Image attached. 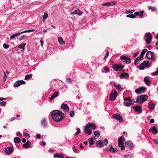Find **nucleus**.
<instances>
[{
    "mask_svg": "<svg viewBox=\"0 0 158 158\" xmlns=\"http://www.w3.org/2000/svg\"><path fill=\"white\" fill-rule=\"evenodd\" d=\"M3 46L4 48L6 49L8 48L9 47L8 45L6 44L5 43L3 44Z\"/></svg>",
    "mask_w": 158,
    "mask_h": 158,
    "instance_id": "a18cd8bd",
    "label": "nucleus"
},
{
    "mask_svg": "<svg viewBox=\"0 0 158 158\" xmlns=\"http://www.w3.org/2000/svg\"><path fill=\"white\" fill-rule=\"evenodd\" d=\"M48 17V15L46 12H45L44 13V15L43 16V18L46 19Z\"/></svg>",
    "mask_w": 158,
    "mask_h": 158,
    "instance_id": "c03bdc74",
    "label": "nucleus"
},
{
    "mask_svg": "<svg viewBox=\"0 0 158 158\" xmlns=\"http://www.w3.org/2000/svg\"><path fill=\"white\" fill-rule=\"evenodd\" d=\"M109 151L112 152H115L118 151V149L117 148H113L112 146L110 145H109Z\"/></svg>",
    "mask_w": 158,
    "mask_h": 158,
    "instance_id": "5701e85b",
    "label": "nucleus"
},
{
    "mask_svg": "<svg viewBox=\"0 0 158 158\" xmlns=\"http://www.w3.org/2000/svg\"><path fill=\"white\" fill-rule=\"evenodd\" d=\"M140 63V61L139 60V57L136 58L135 60V65H137L139 64Z\"/></svg>",
    "mask_w": 158,
    "mask_h": 158,
    "instance_id": "4c0bfd02",
    "label": "nucleus"
},
{
    "mask_svg": "<svg viewBox=\"0 0 158 158\" xmlns=\"http://www.w3.org/2000/svg\"><path fill=\"white\" fill-rule=\"evenodd\" d=\"M32 76L31 74H30L29 75L27 74L26 75L25 77V80L29 79H30Z\"/></svg>",
    "mask_w": 158,
    "mask_h": 158,
    "instance_id": "a19ab883",
    "label": "nucleus"
},
{
    "mask_svg": "<svg viewBox=\"0 0 158 158\" xmlns=\"http://www.w3.org/2000/svg\"><path fill=\"white\" fill-rule=\"evenodd\" d=\"M24 135L26 137H29V135L27 133H25L24 134Z\"/></svg>",
    "mask_w": 158,
    "mask_h": 158,
    "instance_id": "0e129e2a",
    "label": "nucleus"
},
{
    "mask_svg": "<svg viewBox=\"0 0 158 158\" xmlns=\"http://www.w3.org/2000/svg\"><path fill=\"white\" fill-rule=\"evenodd\" d=\"M124 66L123 65L119 64H115L113 65V68L115 71H117L123 69Z\"/></svg>",
    "mask_w": 158,
    "mask_h": 158,
    "instance_id": "1a4fd4ad",
    "label": "nucleus"
},
{
    "mask_svg": "<svg viewBox=\"0 0 158 158\" xmlns=\"http://www.w3.org/2000/svg\"><path fill=\"white\" fill-rule=\"evenodd\" d=\"M108 143V141L106 139L104 140H99L96 141V143L97 146L100 148L103 147L104 145H106Z\"/></svg>",
    "mask_w": 158,
    "mask_h": 158,
    "instance_id": "423d86ee",
    "label": "nucleus"
},
{
    "mask_svg": "<svg viewBox=\"0 0 158 158\" xmlns=\"http://www.w3.org/2000/svg\"><path fill=\"white\" fill-rule=\"evenodd\" d=\"M144 11L142 10L139 12H136L134 13L135 15H138L140 18H142L143 15Z\"/></svg>",
    "mask_w": 158,
    "mask_h": 158,
    "instance_id": "b1692460",
    "label": "nucleus"
},
{
    "mask_svg": "<svg viewBox=\"0 0 158 158\" xmlns=\"http://www.w3.org/2000/svg\"><path fill=\"white\" fill-rule=\"evenodd\" d=\"M13 151V148L12 146L6 148L4 151L6 154L7 155H10Z\"/></svg>",
    "mask_w": 158,
    "mask_h": 158,
    "instance_id": "ddd939ff",
    "label": "nucleus"
},
{
    "mask_svg": "<svg viewBox=\"0 0 158 158\" xmlns=\"http://www.w3.org/2000/svg\"><path fill=\"white\" fill-rule=\"evenodd\" d=\"M29 146L27 144H26V143H24L23 145V147L25 148H27Z\"/></svg>",
    "mask_w": 158,
    "mask_h": 158,
    "instance_id": "4d7b16f0",
    "label": "nucleus"
},
{
    "mask_svg": "<svg viewBox=\"0 0 158 158\" xmlns=\"http://www.w3.org/2000/svg\"><path fill=\"white\" fill-rule=\"evenodd\" d=\"M14 141L15 143H19L20 142V139L18 137H15L14 139Z\"/></svg>",
    "mask_w": 158,
    "mask_h": 158,
    "instance_id": "473e14b6",
    "label": "nucleus"
},
{
    "mask_svg": "<svg viewBox=\"0 0 158 158\" xmlns=\"http://www.w3.org/2000/svg\"><path fill=\"white\" fill-rule=\"evenodd\" d=\"M135 11V10H130L127 11H126V13L127 14L130 13H133V12Z\"/></svg>",
    "mask_w": 158,
    "mask_h": 158,
    "instance_id": "5fc2aeb1",
    "label": "nucleus"
},
{
    "mask_svg": "<svg viewBox=\"0 0 158 158\" xmlns=\"http://www.w3.org/2000/svg\"><path fill=\"white\" fill-rule=\"evenodd\" d=\"M127 17L131 18H135L136 16L133 14H129L127 15Z\"/></svg>",
    "mask_w": 158,
    "mask_h": 158,
    "instance_id": "ea45409f",
    "label": "nucleus"
},
{
    "mask_svg": "<svg viewBox=\"0 0 158 158\" xmlns=\"http://www.w3.org/2000/svg\"><path fill=\"white\" fill-rule=\"evenodd\" d=\"M59 95V93L58 91L55 92V93L53 94L51 97L50 98V101L53 100L55 98L58 96Z\"/></svg>",
    "mask_w": 158,
    "mask_h": 158,
    "instance_id": "4be33fe9",
    "label": "nucleus"
},
{
    "mask_svg": "<svg viewBox=\"0 0 158 158\" xmlns=\"http://www.w3.org/2000/svg\"><path fill=\"white\" fill-rule=\"evenodd\" d=\"M158 75V69L156 71L153 73V75Z\"/></svg>",
    "mask_w": 158,
    "mask_h": 158,
    "instance_id": "bf43d9fd",
    "label": "nucleus"
},
{
    "mask_svg": "<svg viewBox=\"0 0 158 158\" xmlns=\"http://www.w3.org/2000/svg\"><path fill=\"white\" fill-rule=\"evenodd\" d=\"M40 135L39 134H37L36 135V137L39 139L40 138Z\"/></svg>",
    "mask_w": 158,
    "mask_h": 158,
    "instance_id": "052dcab7",
    "label": "nucleus"
},
{
    "mask_svg": "<svg viewBox=\"0 0 158 158\" xmlns=\"http://www.w3.org/2000/svg\"><path fill=\"white\" fill-rule=\"evenodd\" d=\"M133 107L135 112H140L141 111V109L139 105L134 106Z\"/></svg>",
    "mask_w": 158,
    "mask_h": 158,
    "instance_id": "a878e982",
    "label": "nucleus"
},
{
    "mask_svg": "<svg viewBox=\"0 0 158 158\" xmlns=\"http://www.w3.org/2000/svg\"><path fill=\"white\" fill-rule=\"evenodd\" d=\"M144 81L147 85H150L151 84V82L149 78L147 77H145L144 78Z\"/></svg>",
    "mask_w": 158,
    "mask_h": 158,
    "instance_id": "412c9836",
    "label": "nucleus"
},
{
    "mask_svg": "<svg viewBox=\"0 0 158 158\" xmlns=\"http://www.w3.org/2000/svg\"><path fill=\"white\" fill-rule=\"evenodd\" d=\"M149 131L153 134H156L158 132L157 130L154 126L151 127L149 130Z\"/></svg>",
    "mask_w": 158,
    "mask_h": 158,
    "instance_id": "a211bd4d",
    "label": "nucleus"
},
{
    "mask_svg": "<svg viewBox=\"0 0 158 158\" xmlns=\"http://www.w3.org/2000/svg\"><path fill=\"white\" fill-rule=\"evenodd\" d=\"M20 34V32H18L16 33L14 35V37H17V36L19 35Z\"/></svg>",
    "mask_w": 158,
    "mask_h": 158,
    "instance_id": "13d9d810",
    "label": "nucleus"
},
{
    "mask_svg": "<svg viewBox=\"0 0 158 158\" xmlns=\"http://www.w3.org/2000/svg\"><path fill=\"white\" fill-rule=\"evenodd\" d=\"M138 54H139V53L137 52L134 54L133 55H134V57H136V56L138 55Z\"/></svg>",
    "mask_w": 158,
    "mask_h": 158,
    "instance_id": "69168bd1",
    "label": "nucleus"
},
{
    "mask_svg": "<svg viewBox=\"0 0 158 158\" xmlns=\"http://www.w3.org/2000/svg\"><path fill=\"white\" fill-rule=\"evenodd\" d=\"M136 102L140 103H142L145 101L148 98V97L146 95H141L138 97Z\"/></svg>",
    "mask_w": 158,
    "mask_h": 158,
    "instance_id": "39448f33",
    "label": "nucleus"
},
{
    "mask_svg": "<svg viewBox=\"0 0 158 158\" xmlns=\"http://www.w3.org/2000/svg\"><path fill=\"white\" fill-rule=\"evenodd\" d=\"M125 140L123 136H122L118 139V146L120 148L121 150H123L125 149V146L130 148H132L133 147V145L131 142L128 141L125 143Z\"/></svg>",
    "mask_w": 158,
    "mask_h": 158,
    "instance_id": "f257e3e1",
    "label": "nucleus"
},
{
    "mask_svg": "<svg viewBox=\"0 0 158 158\" xmlns=\"http://www.w3.org/2000/svg\"><path fill=\"white\" fill-rule=\"evenodd\" d=\"M147 51V50L146 49H143L142 52H141V55L139 57V60H143V55L145 54L146 52Z\"/></svg>",
    "mask_w": 158,
    "mask_h": 158,
    "instance_id": "393cba45",
    "label": "nucleus"
},
{
    "mask_svg": "<svg viewBox=\"0 0 158 158\" xmlns=\"http://www.w3.org/2000/svg\"><path fill=\"white\" fill-rule=\"evenodd\" d=\"M61 108L65 112L69 111V106L66 104H63L61 106Z\"/></svg>",
    "mask_w": 158,
    "mask_h": 158,
    "instance_id": "dca6fc26",
    "label": "nucleus"
},
{
    "mask_svg": "<svg viewBox=\"0 0 158 158\" xmlns=\"http://www.w3.org/2000/svg\"><path fill=\"white\" fill-rule=\"evenodd\" d=\"M82 11L79 9H77L74 10L73 12L71 13V15H81L82 14Z\"/></svg>",
    "mask_w": 158,
    "mask_h": 158,
    "instance_id": "6ab92c4d",
    "label": "nucleus"
},
{
    "mask_svg": "<svg viewBox=\"0 0 158 158\" xmlns=\"http://www.w3.org/2000/svg\"><path fill=\"white\" fill-rule=\"evenodd\" d=\"M146 88L144 86L139 87V88L135 90V92L137 94L142 93L145 90Z\"/></svg>",
    "mask_w": 158,
    "mask_h": 158,
    "instance_id": "2eb2a0df",
    "label": "nucleus"
},
{
    "mask_svg": "<svg viewBox=\"0 0 158 158\" xmlns=\"http://www.w3.org/2000/svg\"><path fill=\"white\" fill-rule=\"evenodd\" d=\"M72 80L71 79L69 78H67L66 79V82H67L68 83H70L72 82Z\"/></svg>",
    "mask_w": 158,
    "mask_h": 158,
    "instance_id": "de8ad7c7",
    "label": "nucleus"
},
{
    "mask_svg": "<svg viewBox=\"0 0 158 158\" xmlns=\"http://www.w3.org/2000/svg\"><path fill=\"white\" fill-rule=\"evenodd\" d=\"M54 157H57L59 158H62L64 157V155L62 154L56 153L54 154Z\"/></svg>",
    "mask_w": 158,
    "mask_h": 158,
    "instance_id": "c85d7f7f",
    "label": "nucleus"
},
{
    "mask_svg": "<svg viewBox=\"0 0 158 158\" xmlns=\"http://www.w3.org/2000/svg\"><path fill=\"white\" fill-rule=\"evenodd\" d=\"M113 117L120 122H122L123 121L122 116L119 114H114L113 115Z\"/></svg>",
    "mask_w": 158,
    "mask_h": 158,
    "instance_id": "f8f14e48",
    "label": "nucleus"
},
{
    "mask_svg": "<svg viewBox=\"0 0 158 158\" xmlns=\"http://www.w3.org/2000/svg\"><path fill=\"white\" fill-rule=\"evenodd\" d=\"M16 135L17 136H20L21 135V133L19 132H17L16 133Z\"/></svg>",
    "mask_w": 158,
    "mask_h": 158,
    "instance_id": "338daca9",
    "label": "nucleus"
},
{
    "mask_svg": "<svg viewBox=\"0 0 158 158\" xmlns=\"http://www.w3.org/2000/svg\"><path fill=\"white\" fill-rule=\"evenodd\" d=\"M117 95V91L115 90H113L110 96V100H115L116 98Z\"/></svg>",
    "mask_w": 158,
    "mask_h": 158,
    "instance_id": "9b49d317",
    "label": "nucleus"
},
{
    "mask_svg": "<svg viewBox=\"0 0 158 158\" xmlns=\"http://www.w3.org/2000/svg\"><path fill=\"white\" fill-rule=\"evenodd\" d=\"M124 156L125 158H130L131 157V155L129 154L124 155Z\"/></svg>",
    "mask_w": 158,
    "mask_h": 158,
    "instance_id": "09e8293b",
    "label": "nucleus"
},
{
    "mask_svg": "<svg viewBox=\"0 0 158 158\" xmlns=\"http://www.w3.org/2000/svg\"><path fill=\"white\" fill-rule=\"evenodd\" d=\"M58 41L60 44L61 45H64L65 44L64 41L63 40V39L60 37L58 38Z\"/></svg>",
    "mask_w": 158,
    "mask_h": 158,
    "instance_id": "bb28decb",
    "label": "nucleus"
},
{
    "mask_svg": "<svg viewBox=\"0 0 158 158\" xmlns=\"http://www.w3.org/2000/svg\"><path fill=\"white\" fill-rule=\"evenodd\" d=\"M124 102H123V104L127 106H131L135 102V100H131L130 97L125 98L124 99Z\"/></svg>",
    "mask_w": 158,
    "mask_h": 158,
    "instance_id": "20e7f679",
    "label": "nucleus"
},
{
    "mask_svg": "<svg viewBox=\"0 0 158 158\" xmlns=\"http://www.w3.org/2000/svg\"><path fill=\"white\" fill-rule=\"evenodd\" d=\"M104 70L107 73H108L109 72V69L107 67H105L104 68Z\"/></svg>",
    "mask_w": 158,
    "mask_h": 158,
    "instance_id": "864d4df0",
    "label": "nucleus"
},
{
    "mask_svg": "<svg viewBox=\"0 0 158 158\" xmlns=\"http://www.w3.org/2000/svg\"><path fill=\"white\" fill-rule=\"evenodd\" d=\"M149 61L146 60L144 61L142 63L139 65V69L140 70H143L146 67H149Z\"/></svg>",
    "mask_w": 158,
    "mask_h": 158,
    "instance_id": "0eeeda50",
    "label": "nucleus"
},
{
    "mask_svg": "<svg viewBox=\"0 0 158 158\" xmlns=\"http://www.w3.org/2000/svg\"><path fill=\"white\" fill-rule=\"evenodd\" d=\"M148 10H151L152 11H156V8L155 7H152L151 6L148 7Z\"/></svg>",
    "mask_w": 158,
    "mask_h": 158,
    "instance_id": "e433bc0d",
    "label": "nucleus"
},
{
    "mask_svg": "<svg viewBox=\"0 0 158 158\" xmlns=\"http://www.w3.org/2000/svg\"><path fill=\"white\" fill-rule=\"evenodd\" d=\"M64 114L58 110H54L52 114V116L53 119L56 121L60 122L62 120Z\"/></svg>",
    "mask_w": 158,
    "mask_h": 158,
    "instance_id": "f03ea898",
    "label": "nucleus"
},
{
    "mask_svg": "<svg viewBox=\"0 0 158 158\" xmlns=\"http://www.w3.org/2000/svg\"><path fill=\"white\" fill-rule=\"evenodd\" d=\"M94 135H95L94 139H96L99 137L100 133L98 131H95L94 132Z\"/></svg>",
    "mask_w": 158,
    "mask_h": 158,
    "instance_id": "c756f323",
    "label": "nucleus"
},
{
    "mask_svg": "<svg viewBox=\"0 0 158 158\" xmlns=\"http://www.w3.org/2000/svg\"><path fill=\"white\" fill-rule=\"evenodd\" d=\"M74 115L73 111H71L70 113V115L71 117H73Z\"/></svg>",
    "mask_w": 158,
    "mask_h": 158,
    "instance_id": "6e6d98bb",
    "label": "nucleus"
},
{
    "mask_svg": "<svg viewBox=\"0 0 158 158\" xmlns=\"http://www.w3.org/2000/svg\"><path fill=\"white\" fill-rule=\"evenodd\" d=\"M152 36L151 35L150 33H147L145 35V40L147 44H149L152 39Z\"/></svg>",
    "mask_w": 158,
    "mask_h": 158,
    "instance_id": "6e6552de",
    "label": "nucleus"
},
{
    "mask_svg": "<svg viewBox=\"0 0 158 158\" xmlns=\"http://www.w3.org/2000/svg\"><path fill=\"white\" fill-rule=\"evenodd\" d=\"M41 124L42 126L44 127H46L47 125V123L46 121L45 120H43L41 121Z\"/></svg>",
    "mask_w": 158,
    "mask_h": 158,
    "instance_id": "f704fd0d",
    "label": "nucleus"
},
{
    "mask_svg": "<svg viewBox=\"0 0 158 158\" xmlns=\"http://www.w3.org/2000/svg\"><path fill=\"white\" fill-rule=\"evenodd\" d=\"M114 86L117 89H118L119 90L121 91L123 89V88L121 87L120 85H117L116 84H114Z\"/></svg>",
    "mask_w": 158,
    "mask_h": 158,
    "instance_id": "c9c22d12",
    "label": "nucleus"
},
{
    "mask_svg": "<svg viewBox=\"0 0 158 158\" xmlns=\"http://www.w3.org/2000/svg\"><path fill=\"white\" fill-rule=\"evenodd\" d=\"M45 144H46V143H45V142H44V141H42L41 145L43 146H44L45 145Z\"/></svg>",
    "mask_w": 158,
    "mask_h": 158,
    "instance_id": "774afa93",
    "label": "nucleus"
},
{
    "mask_svg": "<svg viewBox=\"0 0 158 158\" xmlns=\"http://www.w3.org/2000/svg\"><path fill=\"white\" fill-rule=\"evenodd\" d=\"M6 102L4 101H2L0 103V105L2 106H4L6 105Z\"/></svg>",
    "mask_w": 158,
    "mask_h": 158,
    "instance_id": "8fccbe9b",
    "label": "nucleus"
},
{
    "mask_svg": "<svg viewBox=\"0 0 158 158\" xmlns=\"http://www.w3.org/2000/svg\"><path fill=\"white\" fill-rule=\"evenodd\" d=\"M73 151L75 153H78L79 152V151L77 150V149H76L74 147H73Z\"/></svg>",
    "mask_w": 158,
    "mask_h": 158,
    "instance_id": "3c124183",
    "label": "nucleus"
},
{
    "mask_svg": "<svg viewBox=\"0 0 158 158\" xmlns=\"http://www.w3.org/2000/svg\"><path fill=\"white\" fill-rule=\"evenodd\" d=\"M108 7L115 5L117 4V2L115 1H113L108 2Z\"/></svg>",
    "mask_w": 158,
    "mask_h": 158,
    "instance_id": "7c9ffc66",
    "label": "nucleus"
},
{
    "mask_svg": "<svg viewBox=\"0 0 158 158\" xmlns=\"http://www.w3.org/2000/svg\"><path fill=\"white\" fill-rule=\"evenodd\" d=\"M34 31H35V29H32V30H25L24 31H22V32H20V33L21 34V33H23L25 32H33Z\"/></svg>",
    "mask_w": 158,
    "mask_h": 158,
    "instance_id": "58836bf2",
    "label": "nucleus"
},
{
    "mask_svg": "<svg viewBox=\"0 0 158 158\" xmlns=\"http://www.w3.org/2000/svg\"><path fill=\"white\" fill-rule=\"evenodd\" d=\"M121 60L124 63L127 64H128L131 62L130 58L127 57L125 56H123L120 57Z\"/></svg>",
    "mask_w": 158,
    "mask_h": 158,
    "instance_id": "9d476101",
    "label": "nucleus"
},
{
    "mask_svg": "<svg viewBox=\"0 0 158 158\" xmlns=\"http://www.w3.org/2000/svg\"><path fill=\"white\" fill-rule=\"evenodd\" d=\"M25 82L23 81H18L16 82L14 85V86L15 87H18L19 86L22 84H25Z\"/></svg>",
    "mask_w": 158,
    "mask_h": 158,
    "instance_id": "f3484780",
    "label": "nucleus"
},
{
    "mask_svg": "<svg viewBox=\"0 0 158 158\" xmlns=\"http://www.w3.org/2000/svg\"><path fill=\"white\" fill-rule=\"evenodd\" d=\"M154 122V120L153 119H151L150 120V122L151 123H153Z\"/></svg>",
    "mask_w": 158,
    "mask_h": 158,
    "instance_id": "e2e57ef3",
    "label": "nucleus"
},
{
    "mask_svg": "<svg viewBox=\"0 0 158 158\" xmlns=\"http://www.w3.org/2000/svg\"><path fill=\"white\" fill-rule=\"evenodd\" d=\"M149 107L151 110L153 109L155 107L154 103L152 102H150L149 103Z\"/></svg>",
    "mask_w": 158,
    "mask_h": 158,
    "instance_id": "cd10ccee",
    "label": "nucleus"
},
{
    "mask_svg": "<svg viewBox=\"0 0 158 158\" xmlns=\"http://www.w3.org/2000/svg\"><path fill=\"white\" fill-rule=\"evenodd\" d=\"M96 127L95 124L93 123H89L85 127L84 131L85 133L90 135L92 133L91 129L95 130Z\"/></svg>",
    "mask_w": 158,
    "mask_h": 158,
    "instance_id": "7ed1b4c3",
    "label": "nucleus"
},
{
    "mask_svg": "<svg viewBox=\"0 0 158 158\" xmlns=\"http://www.w3.org/2000/svg\"><path fill=\"white\" fill-rule=\"evenodd\" d=\"M26 44H23L19 45L18 47V48L20 49H22L23 50H25V47L26 45Z\"/></svg>",
    "mask_w": 158,
    "mask_h": 158,
    "instance_id": "2f4dec72",
    "label": "nucleus"
},
{
    "mask_svg": "<svg viewBox=\"0 0 158 158\" xmlns=\"http://www.w3.org/2000/svg\"><path fill=\"white\" fill-rule=\"evenodd\" d=\"M26 37V36L25 35H23L22 37H20L19 38V40L21 41L24 40Z\"/></svg>",
    "mask_w": 158,
    "mask_h": 158,
    "instance_id": "49530a36",
    "label": "nucleus"
},
{
    "mask_svg": "<svg viewBox=\"0 0 158 158\" xmlns=\"http://www.w3.org/2000/svg\"><path fill=\"white\" fill-rule=\"evenodd\" d=\"M129 77V75L127 73H123L120 75V77L121 78L126 79Z\"/></svg>",
    "mask_w": 158,
    "mask_h": 158,
    "instance_id": "aec40b11",
    "label": "nucleus"
},
{
    "mask_svg": "<svg viewBox=\"0 0 158 158\" xmlns=\"http://www.w3.org/2000/svg\"><path fill=\"white\" fill-rule=\"evenodd\" d=\"M109 55V51L107 50V52L106 53V55L104 57V60H106V57H107Z\"/></svg>",
    "mask_w": 158,
    "mask_h": 158,
    "instance_id": "603ef678",
    "label": "nucleus"
},
{
    "mask_svg": "<svg viewBox=\"0 0 158 158\" xmlns=\"http://www.w3.org/2000/svg\"><path fill=\"white\" fill-rule=\"evenodd\" d=\"M4 76L3 77V81L4 82H5L6 81V78H7V76L6 75V72L4 71Z\"/></svg>",
    "mask_w": 158,
    "mask_h": 158,
    "instance_id": "37998d69",
    "label": "nucleus"
},
{
    "mask_svg": "<svg viewBox=\"0 0 158 158\" xmlns=\"http://www.w3.org/2000/svg\"><path fill=\"white\" fill-rule=\"evenodd\" d=\"M88 141L89 143V144H90V145H93L94 143L93 138H92L89 139H88Z\"/></svg>",
    "mask_w": 158,
    "mask_h": 158,
    "instance_id": "72a5a7b5",
    "label": "nucleus"
},
{
    "mask_svg": "<svg viewBox=\"0 0 158 158\" xmlns=\"http://www.w3.org/2000/svg\"><path fill=\"white\" fill-rule=\"evenodd\" d=\"M146 56L148 59H151L153 58L154 56V53L150 51H148L146 54Z\"/></svg>",
    "mask_w": 158,
    "mask_h": 158,
    "instance_id": "4468645a",
    "label": "nucleus"
},
{
    "mask_svg": "<svg viewBox=\"0 0 158 158\" xmlns=\"http://www.w3.org/2000/svg\"><path fill=\"white\" fill-rule=\"evenodd\" d=\"M76 130H77V132H76V133L75 134H74V136L77 135L78 134H79L80 133V132H81L79 128H77L76 129Z\"/></svg>",
    "mask_w": 158,
    "mask_h": 158,
    "instance_id": "79ce46f5",
    "label": "nucleus"
},
{
    "mask_svg": "<svg viewBox=\"0 0 158 158\" xmlns=\"http://www.w3.org/2000/svg\"><path fill=\"white\" fill-rule=\"evenodd\" d=\"M102 5L103 6H106L108 7V2L103 3L102 4Z\"/></svg>",
    "mask_w": 158,
    "mask_h": 158,
    "instance_id": "680f3d73",
    "label": "nucleus"
}]
</instances>
